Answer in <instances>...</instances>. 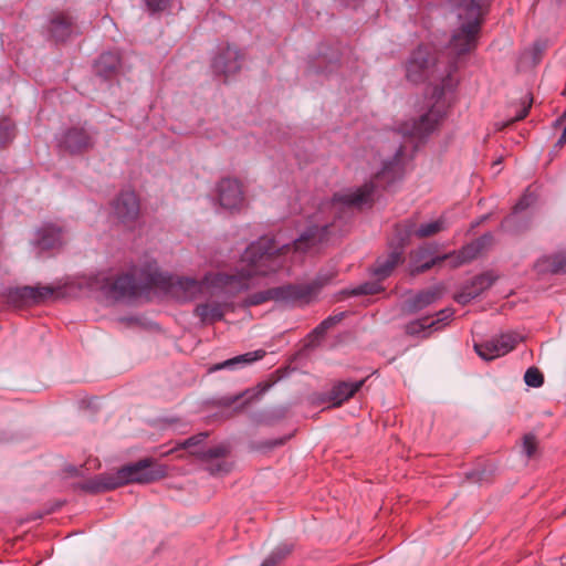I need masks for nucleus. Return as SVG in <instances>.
<instances>
[{"label": "nucleus", "instance_id": "obj_1", "mask_svg": "<svg viewBox=\"0 0 566 566\" xmlns=\"http://www.w3.org/2000/svg\"><path fill=\"white\" fill-rule=\"evenodd\" d=\"M331 223L308 226L292 243H281L275 238L261 237L252 242L242 254L245 269L239 276H232L229 284L238 292L250 289L249 279L253 275H270L280 271L290 253H306L317 248L328 234Z\"/></svg>", "mask_w": 566, "mask_h": 566}, {"label": "nucleus", "instance_id": "obj_2", "mask_svg": "<svg viewBox=\"0 0 566 566\" xmlns=\"http://www.w3.org/2000/svg\"><path fill=\"white\" fill-rule=\"evenodd\" d=\"M94 289L112 301L133 298L156 289L176 298L179 302H188L203 292L205 281L187 276H175L158 270L143 269L138 279L129 273L113 276L96 277Z\"/></svg>", "mask_w": 566, "mask_h": 566}, {"label": "nucleus", "instance_id": "obj_3", "mask_svg": "<svg viewBox=\"0 0 566 566\" xmlns=\"http://www.w3.org/2000/svg\"><path fill=\"white\" fill-rule=\"evenodd\" d=\"M336 274L335 270H329L327 272H319L313 281L307 283H289L259 291L244 297L240 306L248 308L269 301L290 306L308 304L326 284L332 282Z\"/></svg>", "mask_w": 566, "mask_h": 566}, {"label": "nucleus", "instance_id": "obj_4", "mask_svg": "<svg viewBox=\"0 0 566 566\" xmlns=\"http://www.w3.org/2000/svg\"><path fill=\"white\" fill-rule=\"evenodd\" d=\"M403 148L400 146L392 159L385 161L381 170L375 176V181L364 184L361 187L354 191L345 193H335L333 201L328 203V207L334 213H337L342 207L352 208L360 207L365 203H369L373 200V195L378 185L388 187L402 176L401 157Z\"/></svg>", "mask_w": 566, "mask_h": 566}, {"label": "nucleus", "instance_id": "obj_5", "mask_svg": "<svg viewBox=\"0 0 566 566\" xmlns=\"http://www.w3.org/2000/svg\"><path fill=\"white\" fill-rule=\"evenodd\" d=\"M451 4L464 11L465 22L454 31L449 46L461 56L475 49L485 0H450Z\"/></svg>", "mask_w": 566, "mask_h": 566}, {"label": "nucleus", "instance_id": "obj_6", "mask_svg": "<svg viewBox=\"0 0 566 566\" xmlns=\"http://www.w3.org/2000/svg\"><path fill=\"white\" fill-rule=\"evenodd\" d=\"M444 73L439 72V62L427 45H419L413 50L406 62V77L412 83H422L430 80L443 78Z\"/></svg>", "mask_w": 566, "mask_h": 566}, {"label": "nucleus", "instance_id": "obj_7", "mask_svg": "<svg viewBox=\"0 0 566 566\" xmlns=\"http://www.w3.org/2000/svg\"><path fill=\"white\" fill-rule=\"evenodd\" d=\"M167 469L153 458H144L126 464L113 473L116 488L129 483H150L165 478Z\"/></svg>", "mask_w": 566, "mask_h": 566}, {"label": "nucleus", "instance_id": "obj_8", "mask_svg": "<svg viewBox=\"0 0 566 566\" xmlns=\"http://www.w3.org/2000/svg\"><path fill=\"white\" fill-rule=\"evenodd\" d=\"M522 340L523 337L518 333L506 332L484 343L475 344L474 349L482 359L492 360L510 353Z\"/></svg>", "mask_w": 566, "mask_h": 566}, {"label": "nucleus", "instance_id": "obj_9", "mask_svg": "<svg viewBox=\"0 0 566 566\" xmlns=\"http://www.w3.org/2000/svg\"><path fill=\"white\" fill-rule=\"evenodd\" d=\"M55 289L52 286H20L10 287L4 292L7 302L15 307L39 304L52 296Z\"/></svg>", "mask_w": 566, "mask_h": 566}, {"label": "nucleus", "instance_id": "obj_10", "mask_svg": "<svg viewBox=\"0 0 566 566\" xmlns=\"http://www.w3.org/2000/svg\"><path fill=\"white\" fill-rule=\"evenodd\" d=\"M95 133L84 126L67 128L59 139V147L75 155L84 153L94 146Z\"/></svg>", "mask_w": 566, "mask_h": 566}, {"label": "nucleus", "instance_id": "obj_11", "mask_svg": "<svg viewBox=\"0 0 566 566\" xmlns=\"http://www.w3.org/2000/svg\"><path fill=\"white\" fill-rule=\"evenodd\" d=\"M66 229L57 222H43L34 233L33 245L41 251L61 249L64 243Z\"/></svg>", "mask_w": 566, "mask_h": 566}, {"label": "nucleus", "instance_id": "obj_12", "mask_svg": "<svg viewBox=\"0 0 566 566\" xmlns=\"http://www.w3.org/2000/svg\"><path fill=\"white\" fill-rule=\"evenodd\" d=\"M115 217L124 224L134 223L140 213L139 198L133 190L122 191L113 202Z\"/></svg>", "mask_w": 566, "mask_h": 566}, {"label": "nucleus", "instance_id": "obj_13", "mask_svg": "<svg viewBox=\"0 0 566 566\" xmlns=\"http://www.w3.org/2000/svg\"><path fill=\"white\" fill-rule=\"evenodd\" d=\"M48 31L55 42H64L78 32L76 19L66 11L53 12Z\"/></svg>", "mask_w": 566, "mask_h": 566}, {"label": "nucleus", "instance_id": "obj_14", "mask_svg": "<svg viewBox=\"0 0 566 566\" xmlns=\"http://www.w3.org/2000/svg\"><path fill=\"white\" fill-rule=\"evenodd\" d=\"M242 61L243 55L240 51L237 48L227 45L220 49L213 57L211 67L216 74L228 77L241 70Z\"/></svg>", "mask_w": 566, "mask_h": 566}, {"label": "nucleus", "instance_id": "obj_15", "mask_svg": "<svg viewBox=\"0 0 566 566\" xmlns=\"http://www.w3.org/2000/svg\"><path fill=\"white\" fill-rule=\"evenodd\" d=\"M218 199L220 206L224 209H240L244 201L240 182L232 178H223L220 180L218 184Z\"/></svg>", "mask_w": 566, "mask_h": 566}, {"label": "nucleus", "instance_id": "obj_16", "mask_svg": "<svg viewBox=\"0 0 566 566\" xmlns=\"http://www.w3.org/2000/svg\"><path fill=\"white\" fill-rule=\"evenodd\" d=\"M495 281V276L491 273H482L474 276L470 282L463 285L461 291L454 295L457 303L465 305L472 300L481 295L484 291L490 289Z\"/></svg>", "mask_w": 566, "mask_h": 566}, {"label": "nucleus", "instance_id": "obj_17", "mask_svg": "<svg viewBox=\"0 0 566 566\" xmlns=\"http://www.w3.org/2000/svg\"><path fill=\"white\" fill-rule=\"evenodd\" d=\"M442 117L443 113L439 108L431 107L426 114L413 120L410 128L406 127L403 133L417 138L427 137L437 128Z\"/></svg>", "mask_w": 566, "mask_h": 566}, {"label": "nucleus", "instance_id": "obj_18", "mask_svg": "<svg viewBox=\"0 0 566 566\" xmlns=\"http://www.w3.org/2000/svg\"><path fill=\"white\" fill-rule=\"evenodd\" d=\"M493 243V235L491 233H485L472 241L471 243L464 245L457 253V260L454 262V266L468 263L475 258H478L481 252L490 247Z\"/></svg>", "mask_w": 566, "mask_h": 566}, {"label": "nucleus", "instance_id": "obj_19", "mask_svg": "<svg viewBox=\"0 0 566 566\" xmlns=\"http://www.w3.org/2000/svg\"><path fill=\"white\" fill-rule=\"evenodd\" d=\"M441 296L440 287H430L427 290H422L416 295L409 297L405 302V310L409 314H416L429 305L433 304Z\"/></svg>", "mask_w": 566, "mask_h": 566}, {"label": "nucleus", "instance_id": "obj_20", "mask_svg": "<svg viewBox=\"0 0 566 566\" xmlns=\"http://www.w3.org/2000/svg\"><path fill=\"white\" fill-rule=\"evenodd\" d=\"M266 355L264 349H256L253 352H249L242 355H238L235 357L229 358L222 363H218L209 367V373H214L222 369H238L242 368L247 365H250L256 360L262 359Z\"/></svg>", "mask_w": 566, "mask_h": 566}, {"label": "nucleus", "instance_id": "obj_21", "mask_svg": "<svg viewBox=\"0 0 566 566\" xmlns=\"http://www.w3.org/2000/svg\"><path fill=\"white\" fill-rule=\"evenodd\" d=\"M534 268L541 274H564L566 273V252L545 255L537 260Z\"/></svg>", "mask_w": 566, "mask_h": 566}, {"label": "nucleus", "instance_id": "obj_22", "mask_svg": "<svg viewBox=\"0 0 566 566\" xmlns=\"http://www.w3.org/2000/svg\"><path fill=\"white\" fill-rule=\"evenodd\" d=\"M77 488L92 494L117 489L113 473L98 474L93 479L78 483Z\"/></svg>", "mask_w": 566, "mask_h": 566}, {"label": "nucleus", "instance_id": "obj_23", "mask_svg": "<svg viewBox=\"0 0 566 566\" xmlns=\"http://www.w3.org/2000/svg\"><path fill=\"white\" fill-rule=\"evenodd\" d=\"M365 384V379L352 382L340 381L336 384L329 391V399L334 401V406H340L344 401L352 398Z\"/></svg>", "mask_w": 566, "mask_h": 566}, {"label": "nucleus", "instance_id": "obj_24", "mask_svg": "<svg viewBox=\"0 0 566 566\" xmlns=\"http://www.w3.org/2000/svg\"><path fill=\"white\" fill-rule=\"evenodd\" d=\"M120 64V59L117 53L105 52L96 60L94 70L96 75L107 80L116 74Z\"/></svg>", "mask_w": 566, "mask_h": 566}, {"label": "nucleus", "instance_id": "obj_25", "mask_svg": "<svg viewBox=\"0 0 566 566\" xmlns=\"http://www.w3.org/2000/svg\"><path fill=\"white\" fill-rule=\"evenodd\" d=\"M416 222L412 220H405L395 227V237L390 242L392 250H400L403 255L405 247L409 244L410 239L415 235Z\"/></svg>", "mask_w": 566, "mask_h": 566}, {"label": "nucleus", "instance_id": "obj_26", "mask_svg": "<svg viewBox=\"0 0 566 566\" xmlns=\"http://www.w3.org/2000/svg\"><path fill=\"white\" fill-rule=\"evenodd\" d=\"M402 261V255L400 250H391L390 253L386 258H379L374 268L373 274L377 276V279L384 280L388 277L395 266Z\"/></svg>", "mask_w": 566, "mask_h": 566}, {"label": "nucleus", "instance_id": "obj_27", "mask_svg": "<svg viewBox=\"0 0 566 566\" xmlns=\"http://www.w3.org/2000/svg\"><path fill=\"white\" fill-rule=\"evenodd\" d=\"M536 200V197L533 192L527 189L524 195L520 198V200L515 203L513 208V214L507 216L504 218V220L501 222V229L506 232H518V229L515 227V217L514 214L522 212L526 210L528 207H531Z\"/></svg>", "mask_w": 566, "mask_h": 566}, {"label": "nucleus", "instance_id": "obj_28", "mask_svg": "<svg viewBox=\"0 0 566 566\" xmlns=\"http://www.w3.org/2000/svg\"><path fill=\"white\" fill-rule=\"evenodd\" d=\"M195 315L200 317L202 323H214L223 319L224 311L218 302L201 303L196 306Z\"/></svg>", "mask_w": 566, "mask_h": 566}, {"label": "nucleus", "instance_id": "obj_29", "mask_svg": "<svg viewBox=\"0 0 566 566\" xmlns=\"http://www.w3.org/2000/svg\"><path fill=\"white\" fill-rule=\"evenodd\" d=\"M433 325L434 323L429 322V317H423L408 323L405 326V332L410 336H421L426 338L429 336V331L432 329Z\"/></svg>", "mask_w": 566, "mask_h": 566}, {"label": "nucleus", "instance_id": "obj_30", "mask_svg": "<svg viewBox=\"0 0 566 566\" xmlns=\"http://www.w3.org/2000/svg\"><path fill=\"white\" fill-rule=\"evenodd\" d=\"M446 228V220L441 217L436 221L424 223L421 224L419 228H416L415 235L418 238H428L444 230Z\"/></svg>", "mask_w": 566, "mask_h": 566}, {"label": "nucleus", "instance_id": "obj_31", "mask_svg": "<svg viewBox=\"0 0 566 566\" xmlns=\"http://www.w3.org/2000/svg\"><path fill=\"white\" fill-rule=\"evenodd\" d=\"M291 551V545L281 544L270 553V555L263 560V563L260 566H276L287 557Z\"/></svg>", "mask_w": 566, "mask_h": 566}, {"label": "nucleus", "instance_id": "obj_32", "mask_svg": "<svg viewBox=\"0 0 566 566\" xmlns=\"http://www.w3.org/2000/svg\"><path fill=\"white\" fill-rule=\"evenodd\" d=\"M229 448L224 444L212 447L206 451L193 452L200 460L207 462H213V460L223 459L228 455Z\"/></svg>", "mask_w": 566, "mask_h": 566}, {"label": "nucleus", "instance_id": "obj_33", "mask_svg": "<svg viewBox=\"0 0 566 566\" xmlns=\"http://www.w3.org/2000/svg\"><path fill=\"white\" fill-rule=\"evenodd\" d=\"M15 136V127L11 119L1 118L0 119V147H6Z\"/></svg>", "mask_w": 566, "mask_h": 566}, {"label": "nucleus", "instance_id": "obj_34", "mask_svg": "<svg viewBox=\"0 0 566 566\" xmlns=\"http://www.w3.org/2000/svg\"><path fill=\"white\" fill-rule=\"evenodd\" d=\"M382 291L379 282H365L354 287L349 294L353 296L358 295H374Z\"/></svg>", "mask_w": 566, "mask_h": 566}, {"label": "nucleus", "instance_id": "obj_35", "mask_svg": "<svg viewBox=\"0 0 566 566\" xmlns=\"http://www.w3.org/2000/svg\"><path fill=\"white\" fill-rule=\"evenodd\" d=\"M524 381L527 386L538 388L544 382V376L536 367H530L524 374Z\"/></svg>", "mask_w": 566, "mask_h": 566}, {"label": "nucleus", "instance_id": "obj_36", "mask_svg": "<svg viewBox=\"0 0 566 566\" xmlns=\"http://www.w3.org/2000/svg\"><path fill=\"white\" fill-rule=\"evenodd\" d=\"M450 256H451V254H443L441 256L431 258L430 260H428L423 263L415 264L411 269V273L412 274L424 273V272L429 271L433 265L441 263L442 261L449 259Z\"/></svg>", "mask_w": 566, "mask_h": 566}, {"label": "nucleus", "instance_id": "obj_37", "mask_svg": "<svg viewBox=\"0 0 566 566\" xmlns=\"http://www.w3.org/2000/svg\"><path fill=\"white\" fill-rule=\"evenodd\" d=\"M149 13L155 14L165 11L171 0H143Z\"/></svg>", "mask_w": 566, "mask_h": 566}, {"label": "nucleus", "instance_id": "obj_38", "mask_svg": "<svg viewBox=\"0 0 566 566\" xmlns=\"http://www.w3.org/2000/svg\"><path fill=\"white\" fill-rule=\"evenodd\" d=\"M537 450V439L534 434L528 433L523 438V452L527 458H532Z\"/></svg>", "mask_w": 566, "mask_h": 566}, {"label": "nucleus", "instance_id": "obj_39", "mask_svg": "<svg viewBox=\"0 0 566 566\" xmlns=\"http://www.w3.org/2000/svg\"><path fill=\"white\" fill-rule=\"evenodd\" d=\"M453 316V310L451 308H444L437 313V319L429 321L430 323H434L432 326V329L438 331L442 327V325H446V322H448Z\"/></svg>", "mask_w": 566, "mask_h": 566}, {"label": "nucleus", "instance_id": "obj_40", "mask_svg": "<svg viewBox=\"0 0 566 566\" xmlns=\"http://www.w3.org/2000/svg\"><path fill=\"white\" fill-rule=\"evenodd\" d=\"M208 436H209L208 432H200L198 434H195V436L186 439L181 443H179L178 448L189 449L191 447H196V446L200 444L201 442H203L208 438Z\"/></svg>", "mask_w": 566, "mask_h": 566}, {"label": "nucleus", "instance_id": "obj_41", "mask_svg": "<svg viewBox=\"0 0 566 566\" xmlns=\"http://www.w3.org/2000/svg\"><path fill=\"white\" fill-rule=\"evenodd\" d=\"M207 470L212 475L228 473L230 471V464L219 459L217 462H210L207 467Z\"/></svg>", "mask_w": 566, "mask_h": 566}, {"label": "nucleus", "instance_id": "obj_42", "mask_svg": "<svg viewBox=\"0 0 566 566\" xmlns=\"http://www.w3.org/2000/svg\"><path fill=\"white\" fill-rule=\"evenodd\" d=\"M344 317H345V313L340 312L338 314L328 316L327 318L322 321V323L326 326L327 329H331L333 326L340 323L344 319Z\"/></svg>", "mask_w": 566, "mask_h": 566}, {"label": "nucleus", "instance_id": "obj_43", "mask_svg": "<svg viewBox=\"0 0 566 566\" xmlns=\"http://www.w3.org/2000/svg\"><path fill=\"white\" fill-rule=\"evenodd\" d=\"M531 104H532V98H530L527 103L525 102V103L523 104V107H522V108L520 109V112L515 115V117L513 118V120H512V122H515V120H522V119H524V118L527 116V114H528V111H530V108H531Z\"/></svg>", "mask_w": 566, "mask_h": 566}, {"label": "nucleus", "instance_id": "obj_44", "mask_svg": "<svg viewBox=\"0 0 566 566\" xmlns=\"http://www.w3.org/2000/svg\"><path fill=\"white\" fill-rule=\"evenodd\" d=\"M327 328L326 326L321 322L312 332V336L316 337V338H322L325 336V334L327 333Z\"/></svg>", "mask_w": 566, "mask_h": 566}, {"label": "nucleus", "instance_id": "obj_45", "mask_svg": "<svg viewBox=\"0 0 566 566\" xmlns=\"http://www.w3.org/2000/svg\"><path fill=\"white\" fill-rule=\"evenodd\" d=\"M483 472L480 471H472L465 474V478L470 482H480L482 480Z\"/></svg>", "mask_w": 566, "mask_h": 566}, {"label": "nucleus", "instance_id": "obj_46", "mask_svg": "<svg viewBox=\"0 0 566 566\" xmlns=\"http://www.w3.org/2000/svg\"><path fill=\"white\" fill-rule=\"evenodd\" d=\"M241 397H242V395H237L233 397H224V398H222V403L224 406L229 407V406L233 405L234 402H237Z\"/></svg>", "mask_w": 566, "mask_h": 566}, {"label": "nucleus", "instance_id": "obj_47", "mask_svg": "<svg viewBox=\"0 0 566 566\" xmlns=\"http://www.w3.org/2000/svg\"><path fill=\"white\" fill-rule=\"evenodd\" d=\"M285 442V439L275 440L271 443L272 447L282 446Z\"/></svg>", "mask_w": 566, "mask_h": 566}, {"label": "nucleus", "instance_id": "obj_48", "mask_svg": "<svg viewBox=\"0 0 566 566\" xmlns=\"http://www.w3.org/2000/svg\"><path fill=\"white\" fill-rule=\"evenodd\" d=\"M328 62L331 64H336L338 62V55L337 54H334L329 60Z\"/></svg>", "mask_w": 566, "mask_h": 566}, {"label": "nucleus", "instance_id": "obj_49", "mask_svg": "<svg viewBox=\"0 0 566 566\" xmlns=\"http://www.w3.org/2000/svg\"><path fill=\"white\" fill-rule=\"evenodd\" d=\"M454 69H455V66L450 64V65L448 66V70L446 71V75H447V76H450L451 72H452Z\"/></svg>", "mask_w": 566, "mask_h": 566}, {"label": "nucleus", "instance_id": "obj_50", "mask_svg": "<svg viewBox=\"0 0 566 566\" xmlns=\"http://www.w3.org/2000/svg\"><path fill=\"white\" fill-rule=\"evenodd\" d=\"M486 219H488V216L482 217L481 220L475 223V226L480 224L481 222H483Z\"/></svg>", "mask_w": 566, "mask_h": 566}]
</instances>
